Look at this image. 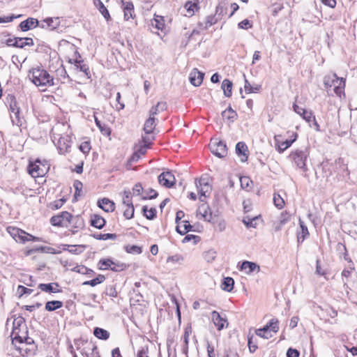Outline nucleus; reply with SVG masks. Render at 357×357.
<instances>
[{
  "label": "nucleus",
  "mask_w": 357,
  "mask_h": 357,
  "mask_svg": "<svg viewBox=\"0 0 357 357\" xmlns=\"http://www.w3.org/2000/svg\"><path fill=\"white\" fill-rule=\"evenodd\" d=\"M126 208L123 211V216L128 220L131 219L134 215V211H135L134 206H126Z\"/></svg>",
  "instance_id": "nucleus-57"
},
{
  "label": "nucleus",
  "mask_w": 357,
  "mask_h": 357,
  "mask_svg": "<svg viewBox=\"0 0 357 357\" xmlns=\"http://www.w3.org/2000/svg\"><path fill=\"white\" fill-rule=\"evenodd\" d=\"M158 183L167 188L173 187L176 183L175 176L170 171L163 172L158 176Z\"/></svg>",
  "instance_id": "nucleus-8"
},
{
  "label": "nucleus",
  "mask_w": 357,
  "mask_h": 357,
  "mask_svg": "<svg viewBox=\"0 0 357 357\" xmlns=\"http://www.w3.org/2000/svg\"><path fill=\"white\" fill-rule=\"evenodd\" d=\"M10 119L13 125L21 126L23 122V117L20 116V109L10 112Z\"/></svg>",
  "instance_id": "nucleus-37"
},
{
  "label": "nucleus",
  "mask_w": 357,
  "mask_h": 357,
  "mask_svg": "<svg viewBox=\"0 0 357 357\" xmlns=\"http://www.w3.org/2000/svg\"><path fill=\"white\" fill-rule=\"evenodd\" d=\"M98 206L105 212H112L115 209V204L108 198H102L98 201Z\"/></svg>",
  "instance_id": "nucleus-16"
},
{
  "label": "nucleus",
  "mask_w": 357,
  "mask_h": 357,
  "mask_svg": "<svg viewBox=\"0 0 357 357\" xmlns=\"http://www.w3.org/2000/svg\"><path fill=\"white\" fill-rule=\"evenodd\" d=\"M345 86V81L343 78H341L340 82L338 83V85L335 86L334 88V92L335 94L340 97H341V95L344 94V89Z\"/></svg>",
  "instance_id": "nucleus-50"
},
{
  "label": "nucleus",
  "mask_w": 357,
  "mask_h": 357,
  "mask_svg": "<svg viewBox=\"0 0 357 357\" xmlns=\"http://www.w3.org/2000/svg\"><path fill=\"white\" fill-rule=\"evenodd\" d=\"M266 325L270 331L277 333L279 330V321L278 319H271Z\"/></svg>",
  "instance_id": "nucleus-47"
},
{
  "label": "nucleus",
  "mask_w": 357,
  "mask_h": 357,
  "mask_svg": "<svg viewBox=\"0 0 357 357\" xmlns=\"http://www.w3.org/2000/svg\"><path fill=\"white\" fill-rule=\"evenodd\" d=\"M75 66L77 69H79L80 71L84 72L86 75H89L90 73L89 67L86 64L83 63V61L76 60Z\"/></svg>",
  "instance_id": "nucleus-53"
},
{
  "label": "nucleus",
  "mask_w": 357,
  "mask_h": 357,
  "mask_svg": "<svg viewBox=\"0 0 357 357\" xmlns=\"http://www.w3.org/2000/svg\"><path fill=\"white\" fill-rule=\"evenodd\" d=\"M300 353L296 349L289 348L287 351V357H299Z\"/></svg>",
  "instance_id": "nucleus-64"
},
{
  "label": "nucleus",
  "mask_w": 357,
  "mask_h": 357,
  "mask_svg": "<svg viewBox=\"0 0 357 357\" xmlns=\"http://www.w3.org/2000/svg\"><path fill=\"white\" fill-rule=\"evenodd\" d=\"M105 280V277L103 275L99 274L96 278L87 280L83 282V285H90L91 287H95L98 284L103 282Z\"/></svg>",
  "instance_id": "nucleus-41"
},
{
  "label": "nucleus",
  "mask_w": 357,
  "mask_h": 357,
  "mask_svg": "<svg viewBox=\"0 0 357 357\" xmlns=\"http://www.w3.org/2000/svg\"><path fill=\"white\" fill-rule=\"evenodd\" d=\"M299 225L301 231L298 233L297 241L298 243H302L307 237L309 236L310 234L307 226L301 219H299Z\"/></svg>",
  "instance_id": "nucleus-26"
},
{
  "label": "nucleus",
  "mask_w": 357,
  "mask_h": 357,
  "mask_svg": "<svg viewBox=\"0 0 357 357\" xmlns=\"http://www.w3.org/2000/svg\"><path fill=\"white\" fill-rule=\"evenodd\" d=\"M73 187L75 190V192L74 195L75 199H77L78 196H80V192L82 191V183L78 180L75 181L73 183Z\"/></svg>",
  "instance_id": "nucleus-58"
},
{
  "label": "nucleus",
  "mask_w": 357,
  "mask_h": 357,
  "mask_svg": "<svg viewBox=\"0 0 357 357\" xmlns=\"http://www.w3.org/2000/svg\"><path fill=\"white\" fill-rule=\"evenodd\" d=\"M234 280L231 277H226L223 279L222 284H221V288L222 290L230 292L234 289Z\"/></svg>",
  "instance_id": "nucleus-30"
},
{
  "label": "nucleus",
  "mask_w": 357,
  "mask_h": 357,
  "mask_svg": "<svg viewBox=\"0 0 357 357\" xmlns=\"http://www.w3.org/2000/svg\"><path fill=\"white\" fill-rule=\"evenodd\" d=\"M155 117H149L144 123V130L146 134H151L153 132V130L156 126Z\"/></svg>",
  "instance_id": "nucleus-31"
},
{
  "label": "nucleus",
  "mask_w": 357,
  "mask_h": 357,
  "mask_svg": "<svg viewBox=\"0 0 357 357\" xmlns=\"http://www.w3.org/2000/svg\"><path fill=\"white\" fill-rule=\"evenodd\" d=\"M63 302L60 301H50L45 303V309L48 312H52L63 307Z\"/></svg>",
  "instance_id": "nucleus-32"
},
{
  "label": "nucleus",
  "mask_w": 357,
  "mask_h": 357,
  "mask_svg": "<svg viewBox=\"0 0 357 357\" xmlns=\"http://www.w3.org/2000/svg\"><path fill=\"white\" fill-rule=\"evenodd\" d=\"M128 266L124 263H121L119 261H114L112 266L111 270L115 272H119L126 269Z\"/></svg>",
  "instance_id": "nucleus-54"
},
{
  "label": "nucleus",
  "mask_w": 357,
  "mask_h": 357,
  "mask_svg": "<svg viewBox=\"0 0 357 357\" xmlns=\"http://www.w3.org/2000/svg\"><path fill=\"white\" fill-rule=\"evenodd\" d=\"M99 264L101 265L100 268L102 270H107L112 268L113 261L110 259H102L99 261Z\"/></svg>",
  "instance_id": "nucleus-52"
},
{
  "label": "nucleus",
  "mask_w": 357,
  "mask_h": 357,
  "mask_svg": "<svg viewBox=\"0 0 357 357\" xmlns=\"http://www.w3.org/2000/svg\"><path fill=\"white\" fill-rule=\"evenodd\" d=\"M24 319L22 317H19L15 319L13 321V328L11 333L12 342L15 344V342L22 343L23 337L20 335V327L24 324Z\"/></svg>",
  "instance_id": "nucleus-6"
},
{
  "label": "nucleus",
  "mask_w": 357,
  "mask_h": 357,
  "mask_svg": "<svg viewBox=\"0 0 357 357\" xmlns=\"http://www.w3.org/2000/svg\"><path fill=\"white\" fill-rule=\"evenodd\" d=\"M290 220V215L284 211L282 212L280 215V218L279 219V222L278 223H275L274 229L275 231H278L281 229V227L284 225L287 222H288Z\"/></svg>",
  "instance_id": "nucleus-28"
},
{
  "label": "nucleus",
  "mask_w": 357,
  "mask_h": 357,
  "mask_svg": "<svg viewBox=\"0 0 357 357\" xmlns=\"http://www.w3.org/2000/svg\"><path fill=\"white\" fill-rule=\"evenodd\" d=\"M222 116L231 121H234L237 117L236 112L229 106L227 109L222 112Z\"/></svg>",
  "instance_id": "nucleus-40"
},
{
  "label": "nucleus",
  "mask_w": 357,
  "mask_h": 357,
  "mask_svg": "<svg viewBox=\"0 0 357 357\" xmlns=\"http://www.w3.org/2000/svg\"><path fill=\"white\" fill-rule=\"evenodd\" d=\"M253 338H254V335L250 334V333H249V334L248 335V345L249 347V350L251 353H254L256 351V349H257V343L254 342Z\"/></svg>",
  "instance_id": "nucleus-51"
},
{
  "label": "nucleus",
  "mask_w": 357,
  "mask_h": 357,
  "mask_svg": "<svg viewBox=\"0 0 357 357\" xmlns=\"http://www.w3.org/2000/svg\"><path fill=\"white\" fill-rule=\"evenodd\" d=\"M211 318L218 330L220 331L224 328L225 323L227 320L221 317L220 314L217 311L212 312Z\"/></svg>",
  "instance_id": "nucleus-24"
},
{
  "label": "nucleus",
  "mask_w": 357,
  "mask_h": 357,
  "mask_svg": "<svg viewBox=\"0 0 357 357\" xmlns=\"http://www.w3.org/2000/svg\"><path fill=\"white\" fill-rule=\"evenodd\" d=\"M41 27L47 28L50 31H56L62 32L65 29V26L61 24L60 17H47L41 22Z\"/></svg>",
  "instance_id": "nucleus-5"
},
{
  "label": "nucleus",
  "mask_w": 357,
  "mask_h": 357,
  "mask_svg": "<svg viewBox=\"0 0 357 357\" xmlns=\"http://www.w3.org/2000/svg\"><path fill=\"white\" fill-rule=\"evenodd\" d=\"M92 236L97 240H115L116 238V234H93Z\"/></svg>",
  "instance_id": "nucleus-44"
},
{
  "label": "nucleus",
  "mask_w": 357,
  "mask_h": 357,
  "mask_svg": "<svg viewBox=\"0 0 357 357\" xmlns=\"http://www.w3.org/2000/svg\"><path fill=\"white\" fill-rule=\"evenodd\" d=\"M38 25V21L37 19L29 17L26 20L21 22L19 26L22 31H26L36 27Z\"/></svg>",
  "instance_id": "nucleus-17"
},
{
  "label": "nucleus",
  "mask_w": 357,
  "mask_h": 357,
  "mask_svg": "<svg viewBox=\"0 0 357 357\" xmlns=\"http://www.w3.org/2000/svg\"><path fill=\"white\" fill-rule=\"evenodd\" d=\"M125 250L128 253L136 255H139L142 252L141 247L135 245H127L125 246Z\"/></svg>",
  "instance_id": "nucleus-49"
},
{
  "label": "nucleus",
  "mask_w": 357,
  "mask_h": 357,
  "mask_svg": "<svg viewBox=\"0 0 357 357\" xmlns=\"http://www.w3.org/2000/svg\"><path fill=\"white\" fill-rule=\"evenodd\" d=\"M257 217H254L250 218L249 216H245L243 218V222L248 228H255L257 223L256 220H257Z\"/></svg>",
  "instance_id": "nucleus-45"
},
{
  "label": "nucleus",
  "mask_w": 357,
  "mask_h": 357,
  "mask_svg": "<svg viewBox=\"0 0 357 357\" xmlns=\"http://www.w3.org/2000/svg\"><path fill=\"white\" fill-rule=\"evenodd\" d=\"M294 135V139H286L285 141L280 142L278 140V138L280 137V135H278L275 137V139L276 141V145L278 146V151L280 153H282L284 151H285L287 149L291 146V145L293 144L294 141H296L297 138V134L293 133Z\"/></svg>",
  "instance_id": "nucleus-15"
},
{
  "label": "nucleus",
  "mask_w": 357,
  "mask_h": 357,
  "mask_svg": "<svg viewBox=\"0 0 357 357\" xmlns=\"http://www.w3.org/2000/svg\"><path fill=\"white\" fill-rule=\"evenodd\" d=\"M146 196H144L142 197V199H155L158 197V192L152 189V188H150L146 192Z\"/></svg>",
  "instance_id": "nucleus-61"
},
{
  "label": "nucleus",
  "mask_w": 357,
  "mask_h": 357,
  "mask_svg": "<svg viewBox=\"0 0 357 357\" xmlns=\"http://www.w3.org/2000/svg\"><path fill=\"white\" fill-rule=\"evenodd\" d=\"M192 226L189 223L188 221H183V225H177L176 230L181 235H184L189 231H191Z\"/></svg>",
  "instance_id": "nucleus-38"
},
{
  "label": "nucleus",
  "mask_w": 357,
  "mask_h": 357,
  "mask_svg": "<svg viewBox=\"0 0 357 357\" xmlns=\"http://www.w3.org/2000/svg\"><path fill=\"white\" fill-rule=\"evenodd\" d=\"M72 215L68 211H63L57 215H54L50 219V222L53 226L62 227L68 222L71 219Z\"/></svg>",
  "instance_id": "nucleus-9"
},
{
  "label": "nucleus",
  "mask_w": 357,
  "mask_h": 357,
  "mask_svg": "<svg viewBox=\"0 0 357 357\" xmlns=\"http://www.w3.org/2000/svg\"><path fill=\"white\" fill-rule=\"evenodd\" d=\"M220 20L214 14L206 17L204 22H199L198 26L202 30H206Z\"/></svg>",
  "instance_id": "nucleus-14"
},
{
  "label": "nucleus",
  "mask_w": 357,
  "mask_h": 357,
  "mask_svg": "<svg viewBox=\"0 0 357 357\" xmlns=\"http://www.w3.org/2000/svg\"><path fill=\"white\" fill-rule=\"evenodd\" d=\"M197 215H201L203 219L207 222H212L213 218L216 216V215H213V212L208 204L206 203L202 204L198 207L197 211Z\"/></svg>",
  "instance_id": "nucleus-10"
},
{
  "label": "nucleus",
  "mask_w": 357,
  "mask_h": 357,
  "mask_svg": "<svg viewBox=\"0 0 357 357\" xmlns=\"http://www.w3.org/2000/svg\"><path fill=\"white\" fill-rule=\"evenodd\" d=\"M142 213L146 219L153 220L156 216L157 211L155 208H151L150 209H148L147 206H144L142 207Z\"/></svg>",
  "instance_id": "nucleus-39"
},
{
  "label": "nucleus",
  "mask_w": 357,
  "mask_h": 357,
  "mask_svg": "<svg viewBox=\"0 0 357 357\" xmlns=\"http://www.w3.org/2000/svg\"><path fill=\"white\" fill-rule=\"evenodd\" d=\"M59 287V285L57 282H52L48 284L40 283L38 285V288L41 291L48 293H59L61 291V289H58Z\"/></svg>",
  "instance_id": "nucleus-20"
},
{
  "label": "nucleus",
  "mask_w": 357,
  "mask_h": 357,
  "mask_svg": "<svg viewBox=\"0 0 357 357\" xmlns=\"http://www.w3.org/2000/svg\"><path fill=\"white\" fill-rule=\"evenodd\" d=\"M268 331H269V328H268V326L266 325V326H264L261 328L257 329L255 331V333L259 337H264V338H266V339H268L270 337H271V335H261V333H265L267 334Z\"/></svg>",
  "instance_id": "nucleus-56"
},
{
  "label": "nucleus",
  "mask_w": 357,
  "mask_h": 357,
  "mask_svg": "<svg viewBox=\"0 0 357 357\" xmlns=\"http://www.w3.org/2000/svg\"><path fill=\"white\" fill-rule=\"evenodd\" d=\"M29 77L38 86L54 85L53 78L45 70L39 67L32 68L29 73Z\"/></svg>",
  "instance_id": "nucleus-1"
},
{
  "label": "nucleus",
  "mask_w": 357,
  "mask_h": 357,
  "mask_svg": "<svg viewBox=\"0 0 357 357\" xmlns=\"http://www.w3.org/2000/svg\"><path fill=\"white\" fill-rule=\"evenodd\" d=\"M301 116L303 117V119H305L308 123H310L311 121H312L314 118H315V116L313 115L312 112L311 111H307V110L303 111Z\"/></svg>",
  "instance_id": "nucleus-60"
},
{
  "label": "nucleus",
  "mask_w": 357,
  "mask_h": 357,
  "mask_svg": "<svg viewBox=\"0 0 357 357\" xmlns=\"http://www.w3.org/2000/svg\"><path fill=\"white\" fill-rule=\"evenodd\" d=\"M238 26L239 29H248L249 28H252V25L250 20L245 19L239 22Z\"/></svg>",
  "instance_id": "nucleus-63"
},
{
  "label": "nucleus",
  "mask_w": 357,
  "mask_h": 357,
  "mask_svg": "<svg viewBox=\"0 0 357 357\" xmlns=\"http://www.w3.org/2000/svg\"><path fill=\"white\" fill-rule=\"evenodd\" d=\"M273 202L275 206L278 208H283L284 205V199L280 197V195L274 194L273 196Z\"/></svg>",
  "instance_id": "nucleus-55"
},
{
  "label": "nucleus",
  "mask_w": 357,
  "mask_h": 357,
  "mask_svg": "<svg viewBox=\"0 0 357 357\" xmlns=\"http://www.w3.org/2000/svg\"><path fill=\"white\" fill-rule=\"evenodd\" d=\"M248 146L244 142H240L236 144V153L238 156L241 157V160L242 162H245L248 160Z\"/></svg>",
  "instance_id": "nucleus-18"
},
{
  "label": "nucleus",
  "mask_w": 357,
  "mask_h": 357,
  "mask_svg": "<svg viewBox=\"0 0 357 357\" xmlns=\"http://www.w3.org/2000/svg\"><path fill=\"white\" fill-rule=\"evenodd\" d=\"M227 3L225 1H221L218 3L215 8V15L221 20L222 17L226 15L227 9Z\"/></svg>",
  "instance_id": "nucleus-27"
},
{
  "label": "nucleus",
  "mask_w": 357,
  "mask_h": 357,
  "mask_svg": "<svg viewBox=\"0 0 357 357\" xmlns=\"http://www.w3.org/2000/svg\"><path fill=\"white\" fill-rule=\"evenodd\" d=\"M123 5V13H124V19L126 20H129L130 19L133 18L134 17V5L132 2H124L122 1Z\"/></svg>",
  "instance_id": "nucleus-23"
},
{
  "label": "nucleus",
  "mask_w": 357,
  "mask_h": 357,
  "mask_svg": "<svg viewBox=\"0 0 357 357\" xmlns=\"http://www.w3.org/2000/svg\"><path fill=\"white\" fill-rule=\"evenodd\" d=\"M105 294L106 295L111 296V297H116L117 296V291L114 285H109L105 289Z\"/></svg>",
  "instance_id": "nucleus-59"
},
{
  "label": "nucleus",
  "mask_w": 357,
  "mask_h": 357,
  "mask_svg": "<svg viewBox=\"0 0 357 357\" xmlns=\"http://www.w3.org/2000/svg\"><path fill=\"white\" fill-rule=\"evenodd\" d=\"M191 333L190 328H186L185 329L184 335H183V344L182 346V352L184 354L186 357H188V343H189V336Z\"/></svg>",
  "instance_id": "nucleus-33"
},
{
  "label": "nucleus",
  "mask_w": 357,
  "mask_h": 357,
  "mask_svg": "<svg viewBox=\"0 0 357 357\" xmlns=\"http://www.w3.org/2000/svg\"><path fill=\"white\" fill-rule=\"evenodd\" d=\"M151 24L157 29L162 31L165 26L163 17L157 16V18H154L152 21Z\"/></svg>",
  "instance_id": "nucleus-48"
},
{
  "label": "nucleus",
  "mask_w": 357,
  "mask_h": 357,
  "mask_svg": "<svg viewBox=\"0 0 357 357\" xmlns=\"http://www.w3.org/2000/svg\"><path fill=\"white\" fill-rule=\"evenodd\" d=\"M195 183L198 188L199 193L200 194L199 199L201 202H204L202 197H206V193L211 190V186L204 178H201L198 181L196 180Z\"/></svg>",
  "instance_id": "nucleus-11"
},
{
  "label": "nucleus",
  "mask_w": 357,
  "mask_h": 357,
  "mask_svg": "<svg viewBox=\"0 0 357 357\" xmlns=\"http://www.w3.org/2000/svg\"><path fill=\"white\" fill-rule=\"evenodd\" d=\"M12 235L16 236L17 234L19 236V238L23 242L26 241H43L42 238L33 236L29 234L26 233L22 229L13 228Z\"/></svg>",
  "instance_id": "nucleus-12"
},
{
  "label": "nucleus",
  "mask_w": 357,
  "mask_h": 357,
  "mask_svg": "<svg viewBox=\"0 0 357 357\" xmlns=\"http://www.w3.org/2000/svg\"><path fill=\"white\" fill-rule=\"evenodd\" d=\"M95 123L98 128L100 129L101 133L104 135H109L111 133V130L109 127H107L105 124H102L101 121L98 120V118L95 116Z\"/></svg>",
  "instance_id": "nucleus-43"
},
{
  "label": "nucleus",
  "mask_w": 357,
  "mask_h": 357,
  "mask_svg": "<svg viewBox=\"0 0 357 357\" xmlns=\"http://www.w3.org/2000/svg\"><path fill=\"white\" fill-rule=\"evenodd\" d=\"M124 196L123 198V205L124 206H133L132 202V196L131 192L130 190H125Z\"/></svg>",
  "instance_id": "nucleus-46"
},
{
  "label": "nucleus",
  "mask_w": 357,
  "mask_h": 357,
  "mask_svg": "<svg viewBox=\"0 0 357 357\" xmlns=\"http://www.w3.org/2000/svg\"><path fill=\"white\" fill-rule=\"evenodd\" d=\"M93 4L104 18L108 22L111 20V17L107 8L105 6L101 0H93Z\"/></svg>",
  "instance_id": "nucleus-22"
},
{
  "label": "nucleus",
  "mask_w": 357,
  "mask_h": 357,
  "mask_svg": "<svg viewBox=\"0 0 357 357\" xmlns=\"http://www.w3.org/2000/svg\"><path fill=\"white\" fill-rule=\"evenodd\" d=\"M70 148V139L69 136L60 137L58 139V149L61 153L68 151Z\"/></svg>",
  "instance_id": "nucleus-19"
},
{
  "label": "nucleus",
  "mask_w": 357,
  "mask_h": 357,
  "mask_svg": "<svg viewBox=\"0 0 357 357\" xmlns=\"http://www.w3.org/2000/svg\"><path fill=\"white\" fill-rule=\"evenodd\" d=\"M209 148L212 153L220 158L225 157L227 154V148L225 142L217 139H211L209 144Z\"/></svg>",
  "instance_id": "nucleus-4"
},
{
  "label": "nucleus",
  "mask_w": 357,
  "mask_h": 357,
  "mask_svg": "<svg viewBox=\"0 0 357 357\" xmlns=\"http://www.w3.org/2000/svg\"><path fill=\"white\" fill-rule=\"evenodd\" d=\"M105 220L98 215H93L91 219V225L99 229L105 226Z\"/></svg>",
  "instance_id": "nucleus-29"
},
{
  "label": "nucleus",
  "mask_w": 357,
  "mask_h": 357,
  "mask_svg": "<svg viewBox=\"0 0 357 357\" xmlns=\"http://www.w3.org/2000/svg\"><path fill=\"white\" fill-rule=\"evenodd\" d=\"M93 334L98 339L104 340H107L109 337V333L107 331L98 327L94 328Z\"/></svg>",
  "instance_id": "nucleus-36"
},
{
  "label": "nucleus",
  "mask_w": 357,
  "mask_h": 357,
  "mask_svg": "<svg viewBox=\"0 0 357 357\" xmlns=\"http://www.w3.org/2000/svg\"><path fill=\"white\" fill-rule=\"evenodd\" d=\"M186 10L185 16L191 17L195 14V10H197L199 6L197 3H192L191 1H188L184 6Z\"/></svg>",
  "instance_id": "nucleus-35"
},
{
  "label": "nucleus",
  "mask_w": 357,
  "mask_h": 357,
  "mask_svg": "<svg viewBox=\"0 0 357 357\" xmlns=\"http://www.w3.org/2000/svg\"><path fill=\"white\" fill-rule=\"evenodd\" d=\"M232 85V82L228 79H225L222 81L221 87L226 97H230L231 96Z\"/></svg>",
  "instance_id": "nucleus-34"
},
{
  "label": "nucleus",
  "mask_w": 357,
  "mask_h": 357,
  "mask_svg": "<svg viewBox=\"0 0 357 357\" xmlns=\"http://www.w3.org/2000/svg\"><path fill=\"white\" fill-rule=\"evenodd\" d=\"M83 348L81 350V354L84 357H100L97 346L93 342H83Z\"/></svg>",
  "instance_id": "nucleus-7"
},
{
  "label": "nucleus",
  "mask_w": 357,
  "mask_h": 357,
  "mask_svg": "<svg viewBox=\"0 0 357 357\" xmlns=\"http://www.w3.org/2000/svg\"><path fill=\"white\" fill-rule=\"evenodd\" d=\"M204 73L194 68L190 74V82L195 86H199L202 83Z\"/></svg>",
  "instance_id": "nucleus-13"
},
{
  "label": "nucleus",
  "mask_w": 357,
  "mask_h": 357,
  "mask_svg": "<svg viewBox=\"0 0 357 357\" xmlns=\"http://www.w3.org/2000/svg\"><path fill=\"white\" fill-rule=\"evenodd\" d=\"M341 78H339L335 73L325 76L324 84L326 89L338 85Z\"/></svg>",
  "instance_id": "nucleus-21"
},
{
  "label": "nucleus",
  "mask_w": 357,
  "mask_h": 357,
  "mask_svg": "<svg viewBox=\"0 0 357 357\" xmlns=\"http://www.w3.org/2000/svg\"><path fill=\"white\" fill-rule=\"evenodd\" d=\"M79 150L84 153H88L91 150L89 142H84L79 145Z\"/></svg>",
  "instance_id": "nucleus-62"
},
{
  "label": "nucleus",
  "mask_w": 357,
  "mask_h": 357,
  "mask_svg": "<svg viewBox=\"0 0 357 357\" xmlns=\"http://www.w3.org/2000/svg\"><path fill=\"white\" fill-rule=\"evenodd\" d=\"M308 155L309 153L307 149H297L292 152L291 154V157L292 158L296 165L303 172H307V170L306 167V161Z\"/></svg>",
  "instance_id": "nucleus-3"
},
{
  "label": "nucleus",
  "mask_w": 357,
  "mask_h": 357,
  "mask_svg": "<svg viewBox=\"0 0 357 357\" xmlns=\"http://www.w3.org/2000/svg\"><path fill=\"white\" fill-rule=\"evenodd\" d=\"M50 165L47 161L42 162L37 159L34 162H29L28 166L29 174L34 178L43 177L49 171Z\"/></svg>",
  "instance_id": "nucleus-2"
},
{
  "label": "nucleus",
  "mask_w": 357,
  "mask_h": 357,
  "mask_svg": "<svg viewBox=\"0 0 357 357\" xmlns=\"http://www.w3.org/2000/svg\"><path fill=\"white\" fill-rule=\"evenodd\" d=\"M241 270L247 271V273H251L255 271L259 272L260 267L256 263L249 261H244L241 266Z\"/></svg>",
  "instance_id": "nucleus-25"
},
{
  "label": "nucleus",
  "mask_w": 357,
  "mask_h": 357,
  "mask_svg": "<svg viewBox=\"0 0 357 357\" xmlns=\"http://www.w3.org/2000/svg\"><path fill=\"white\" fill-rule=\"evenodd\" d=\"M68 223L75 225V227L77 229H82L84 226V220L79 216L72 215L71 219H69Z\"/></svg>",
  "instance_id": "nucleus-42"
}]
</instances>
